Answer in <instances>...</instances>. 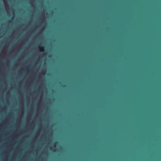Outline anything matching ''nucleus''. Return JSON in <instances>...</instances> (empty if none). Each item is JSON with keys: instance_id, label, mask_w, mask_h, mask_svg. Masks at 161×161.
<instances>
[{"instance_id": "obj_1", "label": "nucleus", "mask_w": 161, "mask_h": 161, "mask_svg": "<svg viewBox=\"0 0 161 161\" xmlns=\"http://www.w3.org/2000/svg\"><path fill=\"white\" fill-rule=\"evenodd\" d=\"M39 50L41 52H43L44 51L45 47L43 46H39Z\"/></svg>"}]
</instances>
